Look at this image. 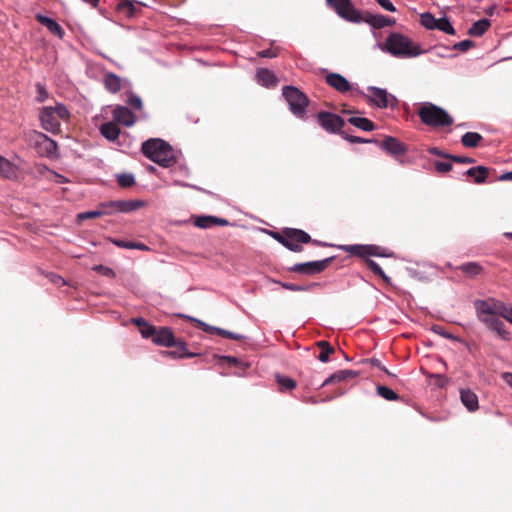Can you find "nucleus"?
<instances>
[{"label": "nucleus", "mask_w": 512, "mask_h": 512, "mask_svg": "<svg viewBox=\"0 0 512 512\" xmlns=\"http://www.w3.org/2000/svg\"><path fill=\"white\" fill-rule=\"evenodd\" d=\"M377 46L383 52L400 59L415 58L426 52L420 44L399 32H391L385 42L383 44L378 43Z\"/></svg>", "instance_id": "f257e3e1"}, {"label": "nucleus", "mask_w": 512, "mask_h": 512, "mask_svg": "<svg viewBox=\"0 0 512 512\" xmlns=\"http://www.w3.org/2000/svg\"><path fill=\"white\" fill-rule=\"evenodd\" d=\"M474 307L479 321L493 330L502 340H510V333L499 317L500 311L495 299L476 300Z\"/></svg>", "instance_id": "f03ea898"}, {"label": "nucleus", "mask_w": 512, "mask_h": 512, "mask_svg": "<svg viewBox=\"0 0 512 512\" xmlns=\"http://www.w3.org/2000/svg\"><path fill=\"white\" fill-rule=\"evenodd\" d=\"M142 153L162 167H170L175 162L174 150L169 143L160 138H151L143 142Z\"/></svg>", "instance_id": "7ed1b4c3"}, {"label": "nucleus", "mask_w": 512, "mask_h": 512, "mask_svg": "<svg viewBox=\"0 0 512 512\" xmlns=\"http://www.w3.org/2000/svg\"><path fill=\"white\" fill-rule=\"evenodd\" d=\"M417 114L422 123L434 128L451 126L454 122L453 117L445 109L431 102H424Z\"/></svg>", "instance_id": "20e7f679"}, {"label": "nucleus", "mask_w": 512, "mask_h": 512, "mask_svg": "<svg viewBox=\"0 0 512 512\" xmlns=\"http://www.w3.org/2000/svg\"><path fill=\"white\" fill-rule=\"evenodd\" d=\"M282 95L294 116L297 118H304L306 116L309 99L302 91L295 86L287 85L283 87Z\"/></svg>", "instance_id": "39448f33"}, {"label": "nucleus", "mask_w": 512, "mask_h": 512, "mask_svg": "<svg viewBox=\"0 0 512 512\" xmlns=\"http://www.w3.org/2000/svg\"><path fill=\"white\" fill-rule=\"evenodd\" d=\"M363 96L369 105L379 109L395 107L397 103V98L394 95L388 93L386 89L376 86H368L367 93H363Z\"/></svg>", "instance_id": "423d86ee"}, {"label": "nucleus", "mask_w": 512, "mask_h": 512, "mask_svg": "<svg viewBox=\"0 0 512 512\" xmlns=\"http://www.w3.org/2000/svg\"><path fill=\"white\" fill-rule=\"evenodd\" d=\"M326 3L344 20L361 23L360 11L353 6L351 0H326Z\"/></svg>", "instance_id": "0eeeda50"}, {"label": "nucleus", "mask_w": 512, "mask_h": 512, "mask_svg": "<svg viewBox=\"0 0 512 512\" xmlns=\"http://www.w3.org/2000/svg\"><path fill=\"white\" fill-rule=\"evenodd\" d=\"M342 251L348 252L353 255H357L360 257H368V256H376V257H391L392 252H389L388 249L377 246V245H364V244H354V245H340L338 246Z\"/></svg>", "instance_id": "6e6552de"}, {"label": "nucleus", "mask_w": 512, "mask_h": 512, "mask_svg": "<svg viewBox=\"0 0 512 512\" xmlns=\"http://www.w3.org/2000/svg\"><path fill=\"white\" fill-rule=\"evenodd\" d=\"M334 258L335 256H331L322 260L296 263L289 268V271L309 276L316 275L323 272L334 260Z\"/></svg>", "instance_id": "1a4fd4ad"}, {"label": "nucleus", "mask_w": 512, "mask_h": 512, "mask_svg": "<svg viewBox=\"0 0 512 512\" xmlns=\"http://www.w3.org/2000/svg\"><path fill=\"white\" fill-rule=\"evenodd\" d=\"M422 26L428 30H439L449 35L455 34V29L447 17L435 18L430 12L420 16Z\"/></svg>", "instance_id": "9d476101"}, {"label": "nucleus", "mask_w": 512, "mask_h": 512, "mask_svg": "<svg viewBox=\"0 0 512 512\" xmlns=\"http://www.w3.org/2000/svg\"><path fill=\"white\" fill-rule=\"evenodd\" d=\"M311 236L301 229L288 228L287 238L283 243V246L292 252H301L303 247L301 244L311 242Z\"/></svg>", "instance_id": "9b49d317"}, {"label": "nucleus", "mask_w": 512, "mask_h": 512, "mask_svg": "<svg viewBox=\"0 0 512 512\" xmlns=\"http://www.w3.org/2000/svg\"><path fill=\"white\" fill-rule=\"evenodd\" d=\"M62 109L58 107L56 109L51 107H46L42 110L40 114V120L42 126L45 130L56 132L60 131V121L59 118H62Z\"/></svg>", "instance_id": "f8f14e48"}, {"label": "nucleus", "mask_w": 512, "mask_h": 512, "mask_svg": "<svg viewBox=\"0 0 512 512\" xmlns=\"http://www.w3.org/2000/svg\"><path fill=\"white\" fill-rule=\"evenodd\" d=\"M317 119L319 125L329 133H339L344 126V120L331 112H320Z\"/></svg>", "instance_id": "ddd939ff"}, {"label": "nucleus", "mask_w": 512, "mask_h": 512, "mask_svg": "<svg viewBox=\"0 0 512 512\" xmlns=\"http://www.w3.org/2000/svg\"><path fill=\"white\" fill-rule=\"evenodd\" d=\"M361 22H365L371 26L373 30L382 29L384 27L393 26L395 24V19L387 17L382 14H372L370 12H360Z\"/></svg>", "instance_id": "4468645a"}, {"label": "nucleus", "mask_w": 512, "mask_h": 512, "mask_svg": "<svg viewBox=\"0 0 512 512\" xmlns=\"http://www.w3.org/2000/svg\"><path fill=\"white\" fill-rule=\"evenodd\" d=\"M179 316L185 317V318L189 319L190 321L196 322L198 327L207 333H217L220 336H223V337H226L229 339H233V340H242L245 338L241 334H237V333H234V332H231V331H228V330L216 327V326H211V325H209L199 319H196L194 317L186 316V315H182V314H179Z\"/></svg>", "instance_id": "2eb2a0df"}, {"label": "nucleus", "mask_w": 512, "mask_h": 512, "mask_svg": "<svg viewBox=\"0 0 512 512\" xmlns=\"http://www.w3.org/2000/svg\"><path fill=\"white\" fill-rule=\"evenodd\" d=\"M113 120L126 127H131L136 122V117L130 108L123 105H116L112 111Z\"/></svg>", "instance_id": "dca6fc26"}, {"label": "nucleus", "mask_w": 512, "mask_h": 512, "mask_svg": "<svg viewBox=\"0 0 512 512\" xmlns=\"http://www.w3.org/2000/svg\"><path fill=\"white\" fill-rule=\"evenodd\" d=\"M380 148L393 156L403 155L407 152V147L392 136H386L381 142Z\"/></svg>", "instance_id": "f3484780"}, {"label": "nucleus", "mask_w": 512, "mask_h": 512, "mask_svg": "<svg viewBox=\"0 0 512 512\" xmlns=\"http://www.w3.org/2000/svg\"><path fill=\"white\" fill-rule=\"evenodd\" d=\"M326 83L340 93L348 92L351 89L350 82L339 73H328L325 77Z\"/></svg>", "instance_id": "a211bd4d"}, {"label": "nucleus", "mask_w": 512, "mask_h": 512, "mask_svg": "<svg viewBox=\"0 0 512 512\" xmlns=\"http://www.w3.org/2000/svg\"><path fill=\"white\" fill-rule=\"evenodd\" d=\"M153 343L164 347H172L176 344L174 334L170 328L163 327L160 330H156L155 336L153 337Z\"/></svg>", "instance_id": "6ab92c4d"}, {"label": "nucleus", "mask_w": 512, "mask_h": 512, "mask_svg": "<svg viewBox=\"0 0 512 512\" xmlns=\"http://www.w3.org/2000/svg\"><path fill=\"white\" fill-rule=\"evenodd\" d=\"M0 177L8 180L18 179V167L0 155Z\"/></svg>", "instance_id": "aec40b11"}, {"label": "nucleus", "mask_w": 512, "mask_h": 512, "mask_svg": "<svg viewBox=\"0 0 512 512\" xmlns=\"http://www.w3.org/2000/svg\"><path fill=\"white\" fill-rule=\"evenodd\" d=\"M257 83L263 87L271 88L277 85V78L274 72L267 68H260L256 73Z\"/></svg>", "instance_id": "412c9836"}, {"label": "nucleus", "mask_w": 512, "mask_h": 512, "mask_svg": "<svg viewBox=\"0 0 512 512\" xmlns=\"http://www.w3.org/2000/svg\"><path fill=\"white\" fill-rule=\"evenodd\" d=\"M359 375L357 371L354 370H340L333 374H331L328 378L325 379V381L321 384V387H324L326 385H330L333 383L343 382L351 378H356Z\"/></svg>", "instance_id": "4be33fe9"}, {"label": "nucleus", "mask_w": 512, "mask_h": 512, "mask_svg": "<svg viewBox=\"0 0 512 512\" xmlns=\"http://www.w3.org/2000/svg\"><path fill=\"white\" fill-rule=\"evenodd\" d=\"M460 399L469 412H474L479 407L478 396L470 389H461Z\"/></svg>", "instance_id": "5701e85b"}, {"label": "nucleus", "mask_w": 512, "mask_h": 512, "mask_svg": "<svg viewBox=\"0 0 512 512\" xmlns=\"http://www.w3.org/2000/svg\"><path fill=\"white\" fill-rule=\"evenodd\" d=\"M214 225L227 226L229 225V221L225 218H219L211 215L200 216L195 220V226L199 228L207 229Z\"/></svg>", "instance_id": "b1692460"}, {"label": "nucleus", "mask_w": 512, "mask_h": 512, "mask_svg": "<svg viewBox=\"0 0 512 512\" xmlns=\"http://www.w3.org/2000/svg\"><path fill=\"white\" fill-rule=\"evenodd\" d=\"M464 174L472 177L476 184H483L487 181L489 169L485 166L479 165L469 168L464 172Z\"/></svg>", "instance_id": "393cba45"}, {"label": "nucleus", "mask_w": 512, "mask_h": 512, "mask_svg": "<svg viewBox=\"0 0 512 512\" xmlns=\"http://www.w3.org/2000/svg\"><path fill=\"white\" fill-rule=\"evenodd\" d=\"M120 132V128L114 120L105 122L100 126L101 135L109 141H115L119 137Z\"/></svg>", "instance_id": "a878e982"}, {"label": "nucleus", "mask_w": 512, "mask_h": 512, "mask_svg": "<svg viewBox=\"0 0 512 512\" xmlns=\"http://www.w3.org/2000/svg\"><path fill=\"white\" fill-rule=\"evenodd\" d=\"M116 211L118 213H128L144 206L142 200H117Z\"/></svg>", "instance_id": "bb28decb"}, {"label": "nucleus", "mask_w": 512, "mask_h": 512, "mask_svg": "<svg viewBox=\"0 0 512 512\" xmlns=\"http://www.w3.org/2000/svg\"><path fill=\"white\" fill-rule=\"evenodd\" d=\"M104 86L111 93H117L121 89V79L116 74L109 72L104 75Z\"/></svg>", "instance_id": "cd10ccee"}, {"label": "nucleus", "mask_w": 512, "mask_h": 512, "mask_svg": "<svg viewBox=\"0 0 512 512\" xmlns=\"http://www.w3.org/2000/svg\"><path fill=\"white\" fill-rule=\"evenodd\" d=\"M490 25H491L490 21L486 18L477 20L468 29V34L473 37H480L488 30Z\"/></svg>", "instance_id": "c85d7f7f"}, {"label": "nucleus", "mask_w": 512, "mask_h": 512, "mask_svg": "<svg viewBox=\"0 0 512 512\" xmlns=\"http://www.w3.org/2000/svg\"><path fill=\"white\" fill-rule=\"evenodd\" d=\"M348 122L357 127L358 129H361L363 131H373L375 129V124L365 117H350L348 119Z\"/></svg>", "instance_id": "c756f323"}, {"label": "nucleus", "mask_w": 512, "mask_h": 512, "mask_svg": "<svg viewBox=\"0 0 512 512\" xmlns=\"http://www.w3.org/2000/svg\"><path fill=\"white\" fill-rule=\"evenodd\" d=\"M36 19L42 25L46 26L53 34L60 38L62 37V28L56 21L40 14L36 16Z\"/></svg>", "instance_id": "7c9ffc66"}, {"label": "nucleus", "mask_w": 512, "mask_h": 512, "mask_svg": "<svg viewBox=\"0 0 512 512\" xmlns=\"http://www.w3.org/2000/svg\"><path fill=\"white\" fill-rule=\"evenodd\" d=\"M482 140V136L477 132H466L461 137V142L463 146L468 148H474L477 147Z\"/></svg>", "instance_id": "2f4dec72"}, {"label": "nucleus", "mask_w": 512, "mask_h": 512, "mask_svg": "<svg viewBox=\"0 0 512 512\" xmlns=\"http://www.w3.org/2000/svg\"><path fill=\"white\" fill-rule=\"evenodd\" d=\"M173 346L176 347V351L169 352V355L173 357L193 358L196 356L195 353L188 352L186 343L183 341H176V344H174Z\"/></svg>", "instance_id": "473e14b6"}, {"label": "nucleus", "mask_w": 512, "mask_h": 512, "mask_svg": "<svg viewBox=\"0 0 512 512\" xmlns=\"http://www.w3.org/2000/svg\"><path fill=\"white\" fill-rule=\"evenodd\" d=\"M318 347L321 349V352L318 356V360L322 363H326L329 361V356L334 353V348L327 341H319L317 343Z\"/></svg>", "instance_id": "72a5a7b5"}, {"label": "nucleus", "mask_w": 512, "mask_h": 512, "mask_svg": "<svg viewBox=\"0 0 512 512\" xmlns=\"http://www.w3.org/2000/svg\"><path fill=\"white\" fill-rule=\"evenodd\" d=\"M37 143L44 147L47 155H52L57 149L56 142H54L44 134L38 135Z\"/></svg>", "instance_id": "f704fd0d"}, {"label": "nucleus", "mask_w": 512, "mask_h": 512, "mask_svg": "<svg viewBox=\"0 0 512 512\" xmlns=\"http://www.w3.org/2000/svg\"><path fill=\"white\" fill-rule=\"evenodd\" d=\"M459 269L470 277L477 276L482 271V266L476 262H467L462 264Z\"/></svg>", "instance_id": "c9c22d12"}, {"label": "nucleus", "mask_w": 512, "mask_h": 512, "mask_svg": "<svg viewBox=\"0 0 512 512\" xmlns=\"http://www.w3.org/2000/svg\"><path fill=\"white\" fill-rule=\"evenodd\" d=\"M366 264L375 275L379 276L386 283H390V277L386 275V273L383 271L381 266L376 261L368 258L366 259Z\"/></svg>", "instance_id": "e433bc0d"}, {"label": "nucleus", "mask_w": 512, "mask_h": 512, "mask_svg": "<svg viewBox=\"0 0 512 512\" xmlns=\"http://www.w3.org/2000/svg\"><path fill=\"white\" fill-rule=\"evenodd\" d=\"M376 390L378 395L384 398L385 400L395 401L399 399L398 394L387 386L378 385Z\"/></svg>", "instance_id": "4c0bfd02"}, {"label": "nucleus", "mask_w": 512, "mask_h": 512, "mask_svg": "<svg viewBox=\"0 0 512 512\" xmlns=\"http://www.w3.org/2000/svg\"><path fill=\"white\" fill-rule=\"evenodd\" d=\"M117 181L121 187L127 188L135 183V177L132 173H122L117 175Z\"/></svg>", "instance_id": "58836bf2"}, {"label": "nucleus", "mask_w": 512, "mask_h": 512, "mask_svg": "<svg viewBox=\"0 0 512 512\" xmlns=\"http://www.w3.org/2000/svg\"><path fill=\"white\" fill-rule=\"evenodd\" d=\"M105 213H106V211H99L98 208H97L96 210L85 211V212L78 213L76 218H77V222L80 223V222H82L85 219L105 216Z\"/></svg>", "instance_id": "ea45409f"}, {"label": "nucleus", "mask_w": 512, "mask_h": 512, "mask_svg": "<svg viewBox=\"0 0 512 512\" xmlns=\"http://www.w3.org/2000/svg\"><path fill=\"white\" fill-rule=\"evenodd\" d=\"M126 104L130 108H133L135 110H141L143 107L141 98L138 95L134 94L133 92L129 93V95L126 99Z\"/></svg>", "instance_id": "a19ab883"}, {"label": "nucleus", "mask_w": 512, "mask_h": 512, "mask_svg": "<svg viewBox=\"0 0 512 512\" xmlns=\"http://www.w3.org/2000/svg\"><path fill=\"white\" fill-rule=\"evenodd\" d=\"M496 305L500 311V316L512 324V307L498 300H496Z\"/></svg>", "instance_id": "79ce46f5"}, {"label": "nucleus", "mask_w": 512, "mask_h": 512, "mask_svg": "<svg viewBox=\"0 0 512 512\" xmlns=\"http://www.w3.org/2000/svg\"><path fill=\"white\" fill-rule=\"evenodd\" d=\"M276 379L279 385H281V387L284 389L291 390L296 387V382L290 377L281 376L277 374Z\"/></svg>", "instance_id": "37998d69"}, {"label": "nucleus", "mask_w": 512, "mask_h": 512, "mask_svg": "<svg viewBox=\"0 0 512 512\" xmlns=\"http://www.w3.org/2000/svg\"><path fill=\"white\" fill-rule=\"evenodd\" d=\"M117 204V200H112V201H107V202H102L98 205V210L99 211H106L105 215H111L113 213H116V205Z\"/></svg>", "instance_id": "c03bdc74"}, {"label": "nucleus", "mask_w": 512, "mask_h": 512, "mask_svg": "<svg viewBox=\"0 0 512 512\" xmlns=\"http://www.w3.org/2000/svg\"><path fill=\"white\" fill-rule=\"evenodd\" d=\"M276 283L280 284L284 289L294 291V292L308 291L311 287V286H303V285H297V284H293V283L280 282V281H276Z\"/></svg>", "instance_id": "a18cd8bd"}, {"label": "nucleus", "mask_w": 512, "mask_h": 512, "mask_svg": "<svg viewBox=\"0 0 512 512\" xmlns=\"http://www.w3.org/2000/svg\"><path fill=\"white\" fill-rule=\"evenodd\" d=\"M341 136L348 142L350 143H372V142H375L374 140H370V139H365V138H362V137H358V136H351V135H348L347 133L345 132H341Z\"/></svg>", "instance_id": "49530a36"}, {"label": "nucleus", "mask_w": 512, "mask_h": 512, "mask_svg": "<svg viewBox=\"0 0 512 512\" xmlns=\"http://www.w3.org/2000/svg\"><path fill=\"white\" fill-rule=\"evenodd\" d=\"M473 46H474V42L472 40L465 39V40H462V41H460L458 43H455L453 45V49H457V50H460L462 52H466V51H468Z\"/></svg>", "instance_id": "de8ad7c7"}, {"label": "nucleus", "mask_w": 512, "mask_h": 512, "mask_svg": "<svg viewBox=\"0 0 512 512\" xmlns=\"http://www.w3.org/2000/svg\"><path fill=\"white\" fill-rule=\"evenodd\" d=\"M140 333L143 338H152L155 336L156 329L154 326L150 325L149 323L146 324V326H143L140 328Z\"/></svg>", "instance_id": "09e8293b"}, {"label": "nucleus", "mask_w": 512, "mask_h": 512, "mask_svg": "<svg viewBox=\"0 0 512 512\" xmlns=\"http://www.w3.org/2000/svg\"><path fill=\"white\" fill-rule=\"evenodd\" d=\"M435 168L440 173H446L452 169V164L450 162L437 161Z\"/></svg>", "instance_id": "8fccbe9b"}, {"label": "nucleus", "mask_w": 512, "mask_h": 512, "mask_svg": "<svg viewBox=\"0 0 512 512\" xmlns=\"http://www.w3.org/2000/svg\"><path fill=\"white\" fill-rule=\"evenodd\" d=\"M447 158L451 159L454 162L464 163V164H471V163L475 162L474 158L466 157V156L450 155V156H447Z\"/></svg>", "instance_id": "3c124183"}, {"label": "nucleus", "mask_w": 512, "mask_h": 512, "mask_svg": "<svg viewBox=\"0 0 512 512\" xmlns=\"http://www.w3.org/2000/svg\"><path fill=\"white\" fill-rule=\"evenodd\" d=\"M35 172H36V173H38V174H40V175L47 176V177H48V175H55V176H57V177H59V178H62V176H61V175H57V174H55L53 171L49 170V169H48L46 166H44V165H36V166H35Z\"/></svg>", "instance_id": "603ef678"}, {"label": "nucleus", "mask_w": 512, "mask_h": 512, "mask_svg": "<svg viewBox=\"0 0 512 512\" xmlns=\"http://www.w3.org/2000/svg\"><path fill=\"white\" fill-rule=\"evenodd\" d=\"M94 270L102 273L104 276H107V277H114L115 276V272L113 269L107 267V266H103V265H97L94 267Z\"/></svg>", "instance_id": "864d4df0"}, {"label": "nucleus", "mask_w": 512, "mask_h": 512, "mask_svg": "<svg viewBox=\"0 0 512 512\" xmlns=\"http://www.w3.org/2000/svg\"><path fill=\"white\" fill-rule=\"evenodd\" d=\"M378 4L386 11L395 12L396 7L390 0H379Z\"/></svg>", "instance_id": "5fc2aeb1"}, {"label": "nucleus", "mask_w": 512, "mask_h": 512, "mask_svg": "<svg viewBox=\"0 0 512 512\" xmlns=\"http://www.w3.org/2000/svg\"><path fill=\"white\" fill-rule=\"evenodd\" d=\"M433 331L446 339L456 340V337L453 334L445 331L442 327L436 326L433 328Z\"/></svg>", "instance_id": "6e6d98bb"}, {"label": "nucleus", "mask_w": 512, "mask_h": 512, "mask_svg": "<svg viewBox=\"0 0 512 512\" xmlns=\"http://www.w3.org/2000/svg\"><path fill=\"white\" fill-rule=\"evenodd\" d=\"M369 362H370V364H371L372 366L379 368L380 370H382L383 372H385L387 375H389V376H394L393 374H391V373L387 370V368H386L385 366H383V365H382V363H381V361H380L379 359H377V358H371V359L369 360Z\"/></svg>", "instance_id": "4d7b16f0"}, {"label": "nucleus", "mask_w": 512, "mask_h": 512, "mask_svg": "<svg viewBox=\"0 0 512 512\" xmlns=\"http://www.w3.org/2000/svg\"><path fill=\"white\" fill-rule=\"evenodd\" d=\"M261 58H274L277 56L276 51L273 49H264L258 53Z\"/></svg>", "instance_id": "13d9d810"}, {"label": "nucleus", "mask_w": 512, "mask_h": 512, "mask_svg": "<svg viewBox=\"0 0 512 512\" xmlns=\"http://www.w3.org/2000/svg\"><path fill=\"white\" fill-rule=\"evenodd\" d=\"M172 172L174 175H181L184 177L189 175V170L185 166H179L178 168H175Z\"/></svg>", "instance_id": "bf43d9fd"}, {"label": "nucleus", "mask_w": 512, "mask_h": 512, "mask_svg": "<svg viewBox=\"0 0 512 512\" xmlns=\"http://www.w3.org/2000/svg\"><path fill=\"white\" fill-rule=\"evenodd\" d=\"M222 359L225 360L230 366H236L241 364L239 359L234 356H223Z\"/></svg>", "instance_id": "052dcab7"}, {"label": "nucleus", "mask_w": 512, "mask_h": 512, "mask_svg": "<svg viewBox=\"0 0 512 512\" xmlns=\"http://www.w3.org/2000/svg\"><path fill=\"white\" fill-rule=\"evenodd\" d=\"M271 235L274 239H276L279 243H281L283 245L284 241L287 238V230L284 232V234H280L278 232H272Z\"/></svg>", "instance_id": "680f3d73"}, {"label": "nucleus", "mask_w": 512, "mask_h": 512, "mask_svg": "<svg viewBox=\"0 0 512 512\" xmlns=\"http://www.w3.org/2000/svg\"><path fill=\"white\" fill-rule=\"evenodd\" d=\"M115 244L118 247L126 248V249H132L133 242L131 241H124V240H117L115 241Z\"/></svg>", "instance_id": "e2e57ef3"}, {"label": "nucleus", "mask_w": 512, "mask_h": 512, "mask_svg": "<svg viewBox=\"0 0 512 512\" xmlns=\"http://www.w3.org/2000/svg\"><path fill=\"white\" fill-rule=\"evenodd\" d=\"M131 322L138 326L139 328H142L143 326H146L147 322L143 317H136L132 318Z\"/></svg>", "instance_id": "0e129e2a"}, {"label": "nucleus", "mask_w": 512, "mask_h": 512, "mask_svg": "<svg viewBox=\"0 0 512 512\" xmlns=\"http://www.w3.org/2000/svg\"><path fill=\"white\" fill-rule=\"evenodd\" d=\"M429 152L433 155H436V156H441V157H445L447 158V156H450V154H445L443 153L440 149L436 148V147H433L429 150Z\"/></svg>", "instance_id": "69168bd1"}, {"label": "nucleus", "mask_w": 512, "mask_h": 512, "mask_svg": "<svg viewBox=\"0 0 512 512\" xmlns=\"http://www.w3.org/2000/svg\"><path fill=\"white\" fill-rule=\"evenodd\" d=\"M502 379L512 388V373L504 372L502 374Z\"/></svg>", "instance_id": "338daca9"}, {"label": "nucleus", "mask_w": 512, "mask_h": 512, "mask_svg": "<svg viewBox=\"0 0 512 512\" xmlns=\"http://www.w3.org/2000/svg\"><path fill=\"white\" fill-rule=\"evenodd\" d=\"M499 181H512V171L505 172L498 177Z\"/></svg>", "instance_id": "774afa93"}]
</instances>
